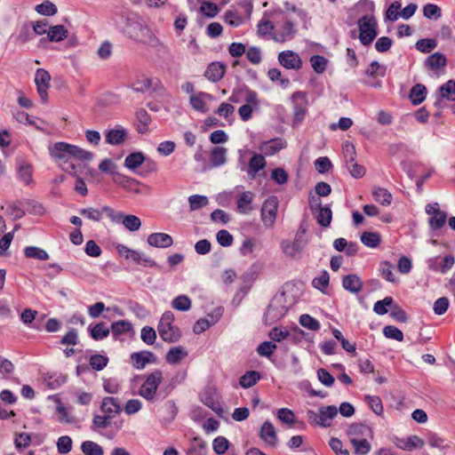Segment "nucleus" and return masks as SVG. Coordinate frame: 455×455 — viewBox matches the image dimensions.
I'll use <instances>...</instances> for the list:
<instances>
[{"label":"nucleus","mask_w":455,"mask_h":455,"mask_svg":"<svg viewBox=\"0 0 455 455\" xmlns=\"http://www.w3.org/2000/svg\"><path fill=\"white\" fill-rule=\"evenodd\" d=\"M206 442L199 436L191 440V445L187 451L188 455H206Z\"/></svg>","instance_id":"72a5a7b5"},{"label":"nucleus","mask_w":455,"mask_h":455,"mask_svg":"<svg viewBox=\"0 0 455 455\" xmlns=\"http://www.w3.org/2000/svg\"><path fill=\"white\" fill-rule=\"evenodd\" d=\"M278 209V199L275 196L267 198L261 207V220L266 227H272L275 223Z\"/></svg>","instance_id":"1a4fd4ad"},{"label":"nucleus","mask_w":455,"mask_h":455,"mask_svg":"<svg viewBox=\"0 0 455 455\" xmlns=\"http://www.w3.org/2000/svg\"><path fill=\"white\" fill-rule=\"evenodd\" d=\"M437 45L435 39L422 38L417 41L416 49L421 52L427 53L434 50Z\"/></svg>","instance_id":"052dcab7"},{"label":"nucleus","mask_w":455,"mask_h":455,"mask_svg":"<svg viewBox=\"0 0 455 455\" xmlns=\"http://www.w3.org/2000/svg\"><path fill=\"white\" fill-rule=\"evenodd\" d=\"M36 12L44 16H52L57 13V6L49 0H45L35 8Z\"/></svg>","instance_id":"49530a36"},{"label":"nucleus","mask_w":455,"mask_h":455,"mask_svg":"<svg viewBox=\"0 0 455 455\" xmlns=\"http://www.w3.org/2000/svg\"><path fill=\"white\" fill-rule=\"evenodd\" d=\"M441 97L455 101V80H449L440 87Z\"/></svg>","instance_id":"a18cd8bd"},{"label":"nucleus","mask_w":455,"mask_h":455,"mask_svg":"<svg viewBox=\"0 0 455 455\" xmlns=\"http://www.w3.org/2000/svg\"><path fill=\"white\" fill-rule=\"evenodd\" d=\"M342 150H343L346 164H349V163L355 161L356 151H355V147L353 143H351L349 141H345L342 145Z\"/></svg>","instance_id":"0e129e2a"},{"label":"nucleus","mask_w":455,"mask_h":455,"mask_svg":"<svg viewBox=\"0 0 455 455\" xmlns=\"http://www.w3.org/2000/svg\"><path fill=\"white\" fill-rule=\"evenodd\" d=\"M226 66L225 64L213 61L208 65L204 76L211 82L216 83L219 82L225 75Z\"/></svg>","instance_id":"6ab92c4d"},{"label":"nucleus","mask_w":455,"mask_h":455,"mask_svg":"<svg viewBox=\"0 0 455 455\" xmlns=\"http://www.w3.org/2000/svg\"><path fill=\"white\" fill-rule=\"evenodd\" d=\"M297 33L292 21L287 20L284 21L282 31L273 35V39L279 43H283L286 40L292 39Z\"/></svg>","instance_id":"5701e85b"},{"label":"nucleus","mask_w":455,"mask_h":455,"mask_svg":"<svg viewBox=\"0 0 455 455\" xmlns=\"http://www.w3.org/2000/svg\"><path fill=\"white\" fill-rule=\"evenodd\" d=\"M108 357L103 355L96 354L90 357V366L95 371H102L108 363Z\"/></svg>","instance_id":"3c124183"},{"label":"nucleus","mask_w":455,"mask_h":455,"mask_svg":"<svg viewBox=\"0 0 455 455\" xmlns=\"http://www.w3.org/2000/svg\"><path fill=\"white\" fill-rule=\"evenodd\" d=\"M447 64V60L444 54L435 52L429 55L425 60V66L432 70L444 68Z\"/></svg>","instance_id":"bb28decb"},{"label":"nucleus","mask_w":455,"mask_h":455,"mask_svg":"<svg viewBox=\"0 0 455 455\" xmlns=\"http://www.w3.org/2000/svg\"><path fill=\"white\" fill-rule=\"evenodd\" d=\"M67 380L65 375L62 374H48L45 378L46 384L51 389H56L63 385Z\"/></svg>","instance_id":"69168bd1"},{"label":"nucleus","mask_w":455,"mask_h":455,"mask_svg":"<svg viewBox=\"0 0 455 455\" xmlns=\"http://www.w3.org/2000/svg\"><path fill=\"white\" fill-rule=\"evenodd\" d=\"M342 285L345 290L353 293L360 291L363 287L361 279L355 274L345 275L342 280Z\"/></svg>","instance_id":"a878e982"},{"label":"nucleus","mask_w":455,"mask_h":455,"mask_svg":"<svg viewBox=\"0 0 455 455\" xmlns=\"http://www.w3.org/2000/svg\"><path fill=\"white\" fill-rule=\"evenodd\" d=\"M109 334V328L105 323H100L95 324L91 329V336L95 340H100L108 337Z\"/></svg>","instance_id":"de8ad7c7"},{"label":"nucleus","mask_w":455,"mask_h":455,"mask_svg":"<svg viewBox=\"0 0 455 455\" xmlns=\"http://www.w3.org/2000/svg\"><path fill=\"white\" fill-rule=\"evenodd\" d=\"M71 145L66 142H56L49 148L51 156L60 162V166L64 172L76 173V165L69 162Z\"/></svg>","instance_id":"f03ea898"},{"label":"nucleus","mask_w":455,"mask_h":455,"mask_svg":"<svg viewBox=\"0 0 455 455\" xmlns=\"http://www.w3.org/2000/svg\"><path fill=\"white\" fill-rule=\"evenodd\" d=\"M190 211H196L209 204L208 197L201 195H192L188 197Z\"/></svg>","instance_id":"8fccbe9b"},{"label":"nucleus","mask_w":455,"mask_h":455,"mask_svg":"<svg viewBox=\"0 0 455 455\" xmlns=\"http://www.w3.org/2000/svg\"><path fill=\"white\" fill-rule=\"evenodd\" d=\"M356 455H366L371 451V443L366 438L353 437L350 441Z\"/></svg>","instance_id":"58836bf2"},{"label":"nucleus","mask_w":455,"mask_h":455,"mask_svg":"<svg viewBox=\"0 0 455 455\" xmlns=\"http://www.w3.org/2000/svg\"><path fill=\"white\" fill-rule=\"evenodd\" d=\"M188 355L182 347H173L166 354L165 360L170 364H177Z\"/></svg>","instance_id":"2f4dec72"},{"label":"nucleus","mask_w":455,"mask_h":455,"mask_svg":"<svg viewBox=\"0 0 455 455\" xmlns=\"http://www.w3.org/2000/svg\"><path fill=\"white\" fill-rule=\"evenodd\" d=\"M279 63L286 69L299 70L302 67V60L299 55L291 51H283L278 54Z\"/></svg>","instance_id":"f8f14e48"},{"label":"nucleus","mask_w":455,"mask_h":455,"mask_svg":"<svg viewBox=\"0 0 455 455\" xmlns=\"http://www.w3.org/2000/svg\"><path fill=\"white\" fill-rule=\"evenodd\" d=\"M252 198H253V195L251 191H245V192H243L238 200H237V210L241 212V213H247L251 211V208H246L245 206L250 204L252 201Z\"/></svg>","instance_id":"09e8293b"},{"label":"nucleus","mask_w":455,"mask_h":455,"mask_svg":"<svg viewBox=\"0 0 455 455\" xmlns=\"http://www.w3.org/2000/svg\"><path fill=\"white\" fill-rule=\"evenodd\" d=\"M227 162V148L215 147L211 151V164L213 167L223 165Z\"/></svg>","instance_id":"473e14b6"},{"label":"nucleus","mask_w":455,"mask_h":455,"mask_svg":"<svg viewBox=\"0 0 455 455\" xmlns=\"http://www.w3.org/2000/svg\"><path fill=\"white\" fill-rule=\"evenodd\" d=\"M101 411L105 416H110V419L114 418L116 414L122 411L121 404L117 398L112 396H107L103 398L101 406Z\"/></svg>","instance_id":"aec40b11"},{"label":"nucleus","mask_w":455,"mask_h":455,"mask_svg":"<svg viewBox=\"0 0 455 455\" xmlns=\"http://www.w3.org/2000/svg\"><path fill=\"white\" fill-rule=\"evenodd\" d=\"M211 319L200 318L194 324L193 331L196 334H200L208 330L212 325L215 324L220 320V315H208Z\"/></svg>","instance_id":"c85d7f7f"},{"label":"nucleus","mask_w":455,"mask_h":455,"mask_svg":"<svg viewBox=\"0 0 455 455\" xmlns=\"http://www.w3.org/2000/svg\"><path fill=\"white\" fill-rule=\"evenodd\" d=\"M128 138L127 130L120 125L109 129L105 132V140L107 144L118 146L123 144Z\"/></svg>","instance_id":"4468645a"},{"label":"nucleus","mask_w":455,"mask_h":455,"mask_svg":"<svg viewBox=\"0 0 455 455\" xmlns=\"http://www.w3.org/2000/svg\"><path fill=\"white\" fill-rule=\"evenodd\" d=\"M307 229L300 226L295 235L294 241L283 240L281 243V247L285 255L294 258L298 253H300L306 244L307 243V240L305 237Z\"/></svg>","instance_id":"0eeeda50"},{"label":"nucleus","mask_w":455,"mask_h":455,"mask_svg":"<svg viewBox=\"0 0 455 455\" xmlns=\"http://www.w3.org/2000/svg\"><path fill=\"white\" fill-rule=\"evenodd\" d=\"M162 380L163 373L160 370L152 371L141 385L139 395L148 401H153Z\"/></svg>","instance_id":"6e6552de"},{"label":"nucleus","mask_w":455,"mask_h":455,"mask_svg":"<svg viewBox=\"0 0 455 455\" xmlns=\"http://www.w3.org/2000/svg\"><path fill=\"white\" fill-rule=\"evenodd\" d=\"M243 100L246 104L252 106L253 108H259V100L258 99V94L256 92L249 89L247 86L243 85L242 87Z\"/></svg>","instance_id":"13d9d810"},{"label":"nucleus","mask_w":455,"mask_h":455,"mask_svg":"<svg viewBox=\"0 0 455 455\" xmlns=\"http://www.w3.org/2000/svg\"><path fill=\"white\" fill-rule=\"evenodd\" d=\"M317 211V223L323 228L329 227L332 219V212L331 208L329 206H323Z\"/></svg>","instance_id":"a19ab883"},{"label":"nucleus","mask_w":455,"mask_h":455,"mask_svg":"<svg viewBox=\"0 0 455 455\" xmlns=\"http://www.w3.org/2000/svg\"><path fill=\"white\" fill-rule=\"evenodd\" d=\"M116 250L119 255L125 259H132L136 264H141L142 253L140 251L132 250L124 244H117Z\"/></svg>","instance_id":"c756f323"},{"label":"nucleus","mask_w":455,"mask_h":455,"mask_svg":"<svg viewBox=\"0 0 455 455\" xmlns=\"http://www.w3.org/2000/svg\"><path fill=\"white\" fill-rule=\"evenodd\" d=\"M310 63L315 73L322 74L326 69L328 60L321 55H313L310 58Z\"/></svg>","instance_id":"5fc2aeb1"},{"label":"nucleus","mask_w":455,"mask_h":455,"mask_svg":"<svg viewBox=\"0 0 455 455\" xmlns=\"http://www.w3.org/2000/svg\"><path fill=\"white\" fill-rule=\"evenodd\" d=\"M403 444L400 445L405 451H412L414 449H420L424 446V441L417 435H410L403 440Z\"/></svg>","instance_id":"37998d69"},{"label":"nucleus","mask_w":455,"mask_h":455,"mask_svg":"<svg viewBox=\"0 0 455 455\" xmlns=\"http://www.w3.org/2000/svg\"><path fill=\"white\" fill-rule=\"evenodd\" d=\"M111 330L114 335L117 336L132 331V324L126 320L114 322L111 324Z\"/></svg>","instance_id":"603ef678"},{"label":"nucleus","mask_w":455,"mask_h":455,"mask_svg":"<svg viewBox=\"0 0 455 455\" xmlns=\"http://www.w3.org/2000/svg\"><path fill=\"white\" fill-rule=\"evenodd\" d=\"M173 321V315H163L157 326L160 337L169 343L177 342L181 337L180 329L172 324Z\"/></svg>","instance_id":"39448f33"},{"label":"nucleus","mask_w":455,"mask_h":455,"mask_svg":"<svg viewBox=\"0 0 455 455\" xmlns=\"http://www.w3.org/2000/svg\"><path fill=\"white\" fill-rule=\"evenodd\" d=\"M446 220L447 213L443 212L431 216L428 220V225L432 230H438L445 225Z\"/></svg>","instance_id":"4d7b16f0"},{"label":"nucleus","mask_w":455,"mask_h":455,"mask_svg":"<svg viewBox=\"0 0 455 455\" xmlns=\"http://www.w3.org/2000/svg\"><path fill=\"white\" fill-rule=\"evenodd\" d=\"M145 162V156L141 152H134L128 155L124 160V166L130 170H135Z\"/></svg>","instance_id":"4c0bfd02"},{"label":"nucleus","mask_w":455,"mask_h":455,"mask_svg":"<svg viewBox=\"0 0 455 455\" xmlns=\"http://www.w3.org/2000/svg\"><path fill=\"white\" fill-rule=\"evenodd\" d=\"M296 302L295 296L285 291L284 287H283L271 299L268 305V310L277 313H287L289 310L292 309Z\"/></svg>","instance_id":"423d86ee"},{"label":"nucleus","mask_w":455,"mask_h":455,"mask_svg":"<svg viewBox=\"0 0 455 455\" xmlns=\"http://www.w3.org/2000/svg\"><path fill=\"white\" fill-rule=\"evenodd\" d=\"M70 158L73 157L81 161H91L93 158V154L90 151L84 150L76 145H71Z\"/></svg>","instance_id":"864d4df0"},{"label":"nucleus","mask_w":455,"mask_h":455,"mask_svg":"<svg viewBox=\"0 0 455 455\" xmlns=\"http://www.w3.org/2000/svg\"><path fill=\"white\" fill-rule=\"evenodd\" d=\"M284 148L282 139L275 138L268 141H265L260 146V150L267 156H273Z\"/></svg>","instance_id":"cd10ccee"},{"label":"nucleus","mask_w":455,"mask_h":455,"mask_svg":"<svg viewBox=\"0 0 455 455\" xmlns=\"http://www.w3.org/2000/svg\"><path fill=\"white\" fill-rule=\"evenodd\" d=\"M102 211L113 222L118 224L122 223L125 228L131 232L139 230L141 226L140 219L135 215H125L123 212H116L114 209L107 205L102 207Z\"/></svg>","instance_id":"20e7f679"},{"label":"nucleus","mask_w":455,"mask_h":455,"mask_svg":"<svg viewBox=\"0 0 455 455\" xmlns=\"http://www.w3.org/2000/svg\"><path fill=\"white\" fill-rule=\"evenodd\" d=\"M24 201H16L12 202L7 205L6 212L10 215L14 220H20L23 218L26 214L24 210Z\"/></svg>","instance_id":"c9c22d12"},{"label":"nucleus","mask_w":455,"mask_h":455,"mask_svg":"<svg viewBox=\"0 0 455 455\" xmlns=\"http://www.w3.org/2000/svg\"><path fill=\"white\" fill-rule=\"evenodd\" d=\"M259 437L269 446L275 447L278 442L273 424L267 420L261 426Z\"/></svg>","instance_id":"f3484780"},{"label":"nucleus","mask_w":455,"mask_h":455,"mask_svg":"<svg viewBox=\"0 0 455 455\" xmlns=\"http://www.w3.org/2000/svg\"><path fill=\"white\" fill-rule=\"evenodd\" d=\"M172 306L178 311H187L191 307V300L187 295H180L172 301Z\"/></svg>","instance_id":"bf43d9fd"},{"label":"nucleus","mask_w":455,"mask_h":455,"mask_svg":"<svg viewBox=\"0 0 455 455\" xmlns=\"http://www.w3.org/2000/svg\"><path fill=\"white\" fill-rule=\"evenodd\" d=\"M358 38L363 45H370L377 36V22L373 16L363 15L357 20Z\"/></svg>","instance_id":"7ed1b4c3"},{"label":"nucleus","mask_w":455,"mask_h":455,"mask_svg":"<svg viewBox=\"0 0 455 455\" xmlns=\"http://www.w3.org/2000/svg\"><path fill=\"white\" fill-rule=\"evenodd\" d=\"M125 35L138 42L144 44L156 47L159 44L158 38L153 34L151 29L138 21L129 20L124 29Z\"/></svg>","instance_id":"f257e3e1"},{"label":"nucleus","mask_w":455,"mask_h":455,"mask_svg":"<svg viewBox=\"0 0 455 455\" xmlns=\"http://www.w3.org/2000/svg\"><path fill=\"white\" fill-rule=\"evenodd\" d=\"M68 31L63 25L51 26L47 32V38L51 42H60L68 37Z\"/></svg>","instance_id":"7c9ffc66"},{"label":"nucleus","mask_w":455,"mask_h":455,"mask_svg":"<svg viewBox=\"0 0 455 455\" xmlns=\"http://www.w3.org/2000/svg\"><path fill=\"white\" fill-rule=\"evenodd\" d=\"M427 96V87L422 84H416L410 91L409 98L414 106L421 104Z\"/></svg>","instance_id":"393cba45"},{"label":"nucleus","mask_w":455,"mask_h":455,"mask_svg":"<svg viewBox=\"0 0 455 455\" xmlns=\"http://www.w3.org/2000/svg\"><path fill=\"white\" fill-rule=\"evenodd\" d=\"M277 346L271 341H263L257 347V353L265 357H269L273 355Z\"/></svg>","instance_id":"774afa93"},{"label":"nucleus","mask_w":455,"mask_h":455,"mask_svg":"<svg viewBox=\"0 0 455 455\" xmlns=\"http://www.w3.org/2000/svg\"><path fill=\"white\" fill-rule=\"evenodd\" d=\"M229 447L228 440L224 436H218L212 442V448L216 454L222 455L224 454Z\"/></svg>","instance_id":"680f3d73"},{"label":"nucleus","mask_w":455,"mask_h":455,"mask_svg":"<svg viewBox=\"0 0 455 455\" xmlns=\"http://www.w3.org/2000/svg\"><path fill=\"white\" fill-rule=\"evenodd\" d=\"M24 254L28 259H36L39 260H47L49 259L47 251L36 246L25 247Z\"/></svg>","instance_id":"ea45409f"},{"label":"nucleus","mask_w":455,"mask_h":455,"mask_svg":"<svg viewBox=\"0 0 455 455\" xmlns=\"http://www.w3.org/2000/svg\"><path fill=\"white\" fill-rule=\"evenodd\" d=\"M51 76L44 68H38L35 75V83L41 100L45 103L48 100L47 90L50 87Z\"/></svg>","instance_id":"9d476101"},{"label":"nucleus","mask_w":455,"mask_h":455,"mask_svg":"<svg viewBox=\"0 0 455 455\" xmlns=\"http://www.w3.org/2000/svg\"><path fill=\"white\" fill-rule=\"evenodd\" d=\"M266 166V161L262 155L254 154L249 161L248 174L254 178L256 173Z\"/></svg>","instance_id":"f704fd0d"},{"label":"nucleus","mask_w":455,"mask_h":455,"mask_svg":"<svg viewBox=\"0 0 455 455\" xmlns=\"http://www.w3.org/2000/svg\"><path fill=\"white\" fill-rule=\"evenodd\" d=\"M404 313V311L395 302L392 297H386L377 301L373 306L374 313Z\"/></svg>","instance_id":"dca6fc26"},{"label":"nucleus","mask_w":455,"mask_h":455,"mask_svg":"<svg viewBox=\"0 0 455 455\" xmlns=\"http://www.w3.org/2000/svg\"><path fill=\"white\" fill-rule=\"evenodd\" d=\"M454 263L455 259L451 254L444 256L441 260L439 257H432L427 260V267L431 271L445 274L452 268Z\"/></svg>","instance_id":"ddd939ff"},{"label":"nucleus","mask_w":455,"mask_h":455,"mask_svg":"<svg viewBox=\"0 0 455 455\" xmlns=\"http://www.w3.org/2000/svg\"><path fill=\"white\" fill-rule=\"evenodd\" d=\"M259 379L260 375L258 371H250L240 378L239 384L244 388H249L254 386Z\"/></svg>","instance_id":"79ce46f5"},{"label":"nucleus","mask_w":455,"mask_h":455,"mask_svg":"<svg viewBox=\"0 0 455 455\" xmlns=\"http://www.w3.org/2000/svg\"><path fill=\"white\" fill-rule=\"evenodd\" d=\"M361 242L369 248H377L381 241L380 235L377 232L365 231L361 235Z\"/></svg>","instance_id":"e433bc0d"},{"label":"nucleus","mask_w":455,"mask_h":455,"mask_svg":"<svg viewBox=\"0 0 455 455\" xmlns=\"http://www.w3.org/2000/svg\"><path fill=\"white\" fill-rule=\"evenodd\" d=\"M81 450L85 455H103V448L92 441H84L81 445Z\"/></svg>","instance_id":"c03bdc74"},{"label":"nucleus","mask_w":455,"mask_h":455,"mask_svg":"<svg viewBox=\"0 0 455 455\" xmlns=\"http://www.w3.org/2000/svg\"><path fill=\"white\" fill-rule=\"evenodd\" d=\"M373 196L375 200L379 202L382 205H389L392 202V195L383 188L374 189Z\"/></svg>","instance_id":"e2e57ef3"},{"label":"nucleus","mask_w":455,"mask_h":455,"mask_svg":"<svg viewBox=\"0 0 455 455\" xmlns=\"http://www.w3.org/2000/svg\"><path fill=\"white\" fill-rule=\"evenodd\" d=\"M291 100L293 102L294 120L299 123L304 119L307 111V93L304 92H295L291 95Z\"/></svg>","instance_id":"9b49d317"},{"label":"nucleus","mask_w":455,"mask_h":455,"mask_svg":"<svg viewBox=\"0 0 455 455\" xmlns=\"http://www.w3.org/2000/svg\"><path fill=\"white\" fill-rule=\"evenodd\" d=\"M148 243L157 248H168L173 243L172 237L165 233H153L148 236Z\"/></svg>","instance_id":"412c9836"},{"label":"nucleus","mask_w":455,"mask_h":455,"mask_svg":"<svg viewBox=\"0 0 455 455\" xmlns=\"http://www.w3.org/2000/svg\"><path fill=\"white\" fill-rule=\"evenodd\" d=\"M347 434L349 436L350 440L353 437L359 439L366 437H370L371 439L373 438V431L371 427L363 423H353L349 425L347 430Z\"/></svg>","instance_id":"2eb2a0df"},{"label":"nucleus","mask_w":455,"mask_h":455,"mask_svg":"<svg viewBox=\"0 0 455 455\" xmlns=\"http://www.w3.org/2000/svg\"><path fill=\"white\" fill-rule=\"evenodd\" d=\"M37 313L31 308H21L14 299H0V313Z\"/></svg>","instance_id":"a211bd4d"},{"label":"nucleus","mask_w":455,"mask_h":455,"mask_svg":"<svg viewBox=\"0 0 455 455\" xmlns=\"http://www.w3.org/2000/svg\"><path fill=\"white\" fill-rule=\"evenodd\" d=\"M137 125L136 130L139 133L144 134L149 129V124L151 123V117L144 108H140L136 111Z\"/></svg>","instance_id":"b1692460"},{"label":"nucleus","mask_w":455,"mask_h":455,"mask_svg":"<svg viewBox=\"0 0 455 455\" xmlns=\"http://www.w3.org/2000/svg\"><path fill=\"white\" fill-rule=\"evenodd\" d=\"M338 409L334 405L323 406L319 408V421L318 426L328 427L331 426V421L337 416Z\"/></svg>","instance_id":"4be33fe9"},{"label":"nucleus","mask_w":455,"mask_h":455,"mask_svg":"<svg viewBox=\"0 0 455 455\" xmlns=\"http://www.w3.org/2000/svg\"><path fill=\"white\" fill-rule=\"evenodd\" d=\"M364 400L375 414L381 415L383 413L382 401L379 396L366 395H364Z\"/></svg>","instance_id":"6e6d98bb"},{"label":"nucleus","mask_w":455,"mask_h":455,"mask_svg":"<svg viewBox=\"0 0 455 455\" xmlns=\"http://www.w3.org/2000/svg\"><path fill=\"white\" fill-rule=\"evenodd\" d=\"M299 321L303 327L308 330L318 331L320 329V323L311 315H300Z\"/></svg>","instance_id":"338daca9"}]
</instances>
